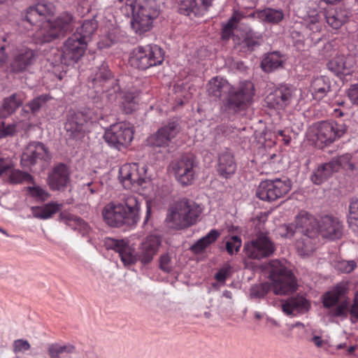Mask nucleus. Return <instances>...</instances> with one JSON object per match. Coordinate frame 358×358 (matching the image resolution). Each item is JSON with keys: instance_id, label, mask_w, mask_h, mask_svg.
<instances>
[{"instance_id": "5", "label": "nucleus", "mask_w": 358, "mask_h": 358, "mask_svg": "<svg viewBox=\"0 0 358 358\" xmlns=\"http://www.w3.org/2000/svg\"><path fill=\"white\" fill-rule=\"evenodd\" d=\"M119 178L127 189L137 187L145 188L150 183V179L147 175L146 166H140L136 163L122 166L119 171Z\"/></svg>"}, {"instance_id": "32", "label": "nucleus", "mask_w": 358, "mask_h": 358, "mask_svg": "<svg viewBox=\"0 0 358 358\" xmlns=\"http://www.w3.org/2000/svg\"><path fill=\"white\" fill-rule=\"evenodd\" d=\"M331 85L328 78L324 76L315 78L310 87V92L315 100L322 99L330 91Z\"/></svg>"}, {"instance_id": "39", "label": "nucleus", "mask_w": 358, "mask_h": 358, "mask_svg": "<svg viewBox=\"0 0 358 358\" xmlns=\"http://www.w3.org/2000/svg\"><path fill=\"white\" fill-rule=\"evenodd\" d=\"M317 237L303 236L297 240L296 248L299 255L302 257L309 256L315 251Z\"/></svg>"}, {"instance_id": "42", "label": "nucleus", "mask_w": 358, "mask_h": 358, "mask_svg": "<svg viewBox=\"0 0 358 358\" xmlns=\"http://www.w3.org/2000/svg\"><path fill=\"white\" fill-rule=\"evenodd\" d=\"M285 15L282 10L266 8L257 13V18L262 22L270 24H278L284 19Z\"/></svg>"}, {"instance_id": "11", "label": "nucleus", "mask_w": 358, "mask_h": 358, "mask_svg": "<svg viewBox=\"0 0 358 358\" xmlns=\"http://www.w3.org/2000/svg\"><path fill=\"white\" fill-rule=\"evenodd\" d=\"M195 166V158L191 154L184 155L171 164L176 179L182 185H190L194 180Z\"/></svg>"}, {"instance_id": "64", "label": "nucleus", "mask_w": 358, "mask_h": 358, "mask_svg": "<svg viewBox=\"0 0 358 358\" xmlns=\"http://www.w3.org/2000/svg\"><path fill=\"white\" fill-rule=\"evenodd\" d=\"M348 95L353 103L358 105V85H352L348 90Z\"/></svg>"}, {"instance_id": "22", "label": "nucleus", "mask_w": 358, "mask_h": 358, "mask_svg": "<svg viewBox=\"0 0 358 358\" xmlns=\"http://www.w3.org/2000/svg\"><path fill=\"white\" fill-rule=\"evenodd\" d=\"M107 249H111L118 252L121 260L125 265L134 264L136 256L133 255L131 249L126 244L124 240H117L108 238L105 241Z\"/></svg>"}, {"instance_id": "20", "label": "nucleus", "mask_w": 358, "mask_h": 358, "mask_svg": "<svg viewBox=\"0 0 358 358\" xmlns=\"http://www.w3.org/2000/svg\"><path fill=\"white\" fill-rule=\"evenodd\" d=\"M70 182V173L63 163L57 164L48 177V185L52 190H64Z\"/></svg>"}, {"instance_id": "23", "label": "nucleus", "mask_w": 358, "mask_h": 358, "mask_svg": "<svg viewBox=\"0 0 358 358\" xmlns=\"http://www.w3.org/2000/svg\"><path fill=\"white\" fill-rule=\"evenodd\" d=\"M120 88L117 85L113 87L111 90H105L103 91L108 92L110 99H116L118 97L122 99V110L125 113H131L136 109V96L134 93L129 92L120 91Z\"/></svg>"}, {"instance_id": "45", "label": "nucleus", "mask_w": 358, "mask_h": 358, "mask_svg": "<svg viewBox=\"0 0 358 358\" xmlns=\"http://www.w3.org/2000/svg\"><path fill=\"white\" fill-rule=\"evenodd\" d=\"M261 41L262 36L260 35H257L252 30H249L243 36L241 43V48L245 52H252L255 47L260 45Z\"/></svg>"}, {"instance_id": "6", "label": "nucleus", "mask_w": 358, "mask_h": 358, "mask_svg": "<svg viewBox=\"0 0 358 358\" xmlns=\"http://www.w3.org/2000/svg\"><path fill=\"white\" fill-rule=\"evenodd\" d=\"M290 189L291 184L288 180H266L259 185L256 196L263 201H275L287 194Z\"/></svg>"}, {"instance_id": "63", "label": "nucleus", "mask_w": 358, "mask_h": 358, "mask_svg": "<svg viewBox=\"0 0 358 358\" xmlns=\"http://www.w3.org/2000/svg\"><path fill=\"white\" fill-rule=\"evenodd\" d=\"M30 348V344L27 341L18 339L13 343V351L19 352L22 351L28 350Z\"/></svg>"}, {"instance_id": "41", "label": "nucleus", "mask_w": 358, "mask_h": 358, "mask_svg": "<svg viewBox=\"0 0 358 358\" xmlns=\"http://www.w3.org/2000/svg\"><path fill=\"white\" fill-rule=\"evenodd\" d=\"M220 233L216 229H212L206 236L198 240L190 247V250L194 254L202 253L206 248L214 243L220 236Z\"/></svg>"}, {"instance_id": "31", "label": "nucleus", "mask_w": 358, "mask_h": 358, "mask_svg": "<svg viewBox=\"0 0 358 358\" xmlns=\"http://www.w3.org/2000/svg\"><path fill=\"white\" fill-rule=\"evenodd\" d=\"M50 19L46 20L39 25L40 28L36 33V38L41 43H50L57 38L63 37Z\"/></svg>"}, {"instance_id": "13", "label": "nucleus", "mask_w": 358, "mask_h": 358, "mask_svg": "<svg viewBox=\"0 0 358 358\" xmlns=\"http://www.w3.org/2000/svg\"><path fill=\"white\" fill-rule=\"evenodd\" d=\"M180 127L177 120H171L162 126L157 131L149 138V142L152 146H169L172 139L179 132Z\"/></svg>"}, {"instance_id": "15", "label": "nucleus", "mask_w": 358, "mask_h": 358, "mask_svg": "<svg viewBox=\"0 0 358 358\" xmlns=\"http://www.w3.org/2000/svg\"><path fill=\"white\" fill-rule=\"evenodd\" d=\"M55 13V8L51 3H38L30 6L26 11L24 19L32 25H41Z\"/></svg>"}, {"instance_id": "34", "label": "nucleus", "mask_w": 358, "mask_h": 358, "mask_svg": "<svg viewBox=\"0 0 358 358\" xmlns=\"http://www.w3.org/2000/svg\"><path fill=\"white\" fill-rule=\"evenodd\" d=\"M336 172L334 164L331 162L322 164L313 171L310 180L315 185H321Z\"/></svg>"}, {"instance_id": "55", "label": "nucleus", "mask_w": 358, "mask_h": 358, "mask_svg": "<svg viewBox=\"0 0 358 358\" xmlns=\"http://www.w3.org/2000/svg\"><path fill=\"white\" fill-rule=\"evenodd\" d=\"M29 194L37 199L45 201L48 199L50 194L44 189L39 186L28 187Z\"/></svg>"}, {"instance_id": "16", "label": "nucleus", "mask_w": 358, "mask_h": 358, "mask_svg": "<svg viewBox=\"0 0 358 358\" xmlns=\"http://www.w3.org/2000/svg\"><path fill=\"white\" fill-rule=\"evenodd\" d=\"M294 89L285 85L276 88L266 97L268 106L274 109H284L288 106L294 96Z\"/></svg>"}, {"instance_id": "58", "label": "nucleus", "mask_w": 358, "mask_h": 358, "mask_svg": "<svg viewBox=\"0 0 358 358\" xmlns=\"http://www.w3.org/2000/svg\"><path fill=\"white\" fill-rule=\"evenodd\" d=\"M351 158L352 157L350 155L345 154L338 157L333 158L330 162L332 164H334L335 170L338 172L341 167H346L348 164L350 162Z\"/></svg>"}, {"instance_id": "18", "label": "nucleus", "mask_w": 358, "mask_h": 358, "mask_svg": "<svg viewBox=\"0 0 358 358\" xmlns=\"http://www.w3.org/2000/svg\"><path fill=\"white\" fill-rule=\"evenodd\" d=\"M296 230L303 236L317 237L319 220L305 211L300 212L296 217Z\"/></svg>"}, {"instance_id": "56", "label": "nucleus", "mask_w": 358, "mask_h": 358, "mask_svg": "<svg viewBox=\"0 0 358 358\" xmlns=\"http://www.w3.org/2000/svg\"><path fill=\"white\" fill-rule=\"evenodd\" d=\"M336 269L343 273H350L356 267L354 261L339 260L335 263Z\"/></svg>"}, {"instance_id": "1", "label": "nucleus", "mask_w": 358, "mask_h": 358, "mask_svg": "<svg viewBox=\"0 0 358 358\" xmlns=\"http://www.w3.org/2000/svg\"><path fill=\"white\" fill-rule=\"evenodd\" d=\"M201 212L202 208L195 201L182 199L169 210L166 221L175 229L188 228L196 224Z\"/></svg>"}, {"instance_id": "50", "label": "nucleus", "mask_w": 358, "mask_h": 358, "mask_svg": "<svg viewBox=\"0 0 358 358\" xmlns=\"http://www.w3.org/2000/svg\"><path fill=\"white\" fill-rule=\"evenodd\" d=\"M244 17L243 15L239 12H235L229 18L228 22L224 25L222 29V38L228 39L233 34V30L236 28L237 24Z\"/></svg>"}, {"instance_id": "49", "label": "nucleus", "mask_w": 358, "mask_h": 358, "mask_svg": "<svg viewBox=\"0 0 358 358\" xmlns=\"http://www.w3.org/2000/svg\"><path fill=\"white\" fill-rule=\"evenodd\" d=\"M244 17L243 15L239 12H235L229 18L228 22L224 25L222 29V38L228 39L233 34V30L236 28L237 24Z\"/></svg>"}, {"instance_id": "24", "label": "nucleus", "mask_w": 358, "mask_h": 358, "mask_svg": "<svg viewBox=\"0 0 358 358\" xmlns=\"http://www.w3.org/2000/svg\"><path fill=\"white\" fill-rule=\"evenodd\" d=\"M355 64L352 57H346L343 55L333 57L328 63L327 68L336 75H349Z\"/></svg>"}, {"instance_id": "27", "label": "nucleus", "mask_w": 358, "mask_h": 358, "mask_svg": "<svg viewBox=\"0 0 358 358\" xmlns=\"http://www.w3.org/2000/svg\"><path fill=\"white\" fill-rule=\"evenodd\" d=\"M310 303L303 296L297 295L289 298L282 305V311L287 315H296L299 313H306L310 308Z\"/></svg>"}, {"instance_id": "14", "label": "nucleus", "mask_w": 358, "mask_h": 358, "mask_svg": "<svg viewBox=\"0 0 358 358\" xmlns=\"http://www.w3.org/2000/svg\"><path fill=\"white\" fill-rule=\"evenodd\" d=\"M319 234L324 238L339 239L343 234V226L338 218L332 215H324L319 220Z\"/></svg>"}, {"instance_id": "40", "label": "nucleus", "mask_w": 358, "mask_h": 358, "mask_svg": "<svg viewBox=\"0 0 358 358\" xmlns=\"http://www.w3.org/2000/svg\"><path fill=\"white\" fill-rule=\"evenodd\" d=\"M284 64V59L279 52H273L268 53L261 62V66L264 71L271 72L280 67Z\"/></svg>"}, {"instance_id": "12", "label": "nucleus", "mask_w": 358, "mask_h": 358, "mask_svg": "<svg viewBox=\"0 0 358 358\" xmlns=\"http://www.w3.org/2000/svg\"><path fill=\"white\" fill-rule=\"evenodd\" d=\"M51 156L48 148L42 143H30L22 155L21 162L24 166H31L40 162L50 160Z\"/></svg>"}, {"instance_id": "44", "label": "nucleus", "mask_w": 358, "mask_h": 358, "mask_svg": "<svg viewBox=\"0 0 358 358\" xmlns=\"http://www.w3.org/2000/svg\"><path fill=\"white\" fill-rule=\"evenodd\" d=\"M61 206V204L57 203H48L43 206L34 207L32 208L33 215L39 219H48L57 213Z\"/></svg>"}, {"instance_id": "48", "label": "nucleus", "mask_w": 358, "mask_h": 358, "mask_svg": "<svg viewBox=\"0 0 358 358\" xmlns=\"http://www.w3.org/2000/svg\"><path fill=\"white\" fill-rule=\"evenodd\" d=\"M50 99H51V96L50 95L41 94L27 103L23 110H25V108H28L29 111L32 114L35 115L45 106L46 103Z\"/></svg>"}, {"instance_id": "21", "label": "nucleus", "mask_w": 358, "mask_h": 358, "mask_svg": "<svg viewBox=\"0 0 358 358\" xmlns=\"http://www.w3.org/2000/svg\"><path fill=\"white\" fill-rule=\"evenodd\" d=\"M213 0H181L178 7L180 14L189 16L203 15L212 6Z\"/></svg>"}, {"instance_id": "29", "label": "nucleus", "mask_w": 358, "mask_h": 358, "mask_svg": "<svg viewBox=\"0 0 358 358\" xmlns=\"http://www.w3.org/2000/svg\"><path fill=\"white\" fill-rule=\"evenodd\" d=\"M59 218L61 220L64 221L72 229L80 233L83 236L88 235L91 231V227L89 224L83 219L76 215L67 213H61L59 214Z\"/></svg>"}, {"instance_id": "19", "label": "nucleus", "mask_w": 358, "mask_h": 358, "mask_svg": "<svg viewBox=\"0 0 358 358\" xmlns=\"http://www.w3.org/2000/svg\"><path fill=\"white\" fill-rule=\"evenodd\" d=\"M161 245V238L157 235H150L141 244L136 255L138 259L143 264L150 263L157 254Z\"/></svg>"}, {"instance_id": "35", "label": "nucleus", "mask_w": 358, "mask_h": 358, "mask_svg": "<svg viewBox=\"0 0 358 358\" xmlns=\"http://www.w3.org/2000/svg\"><path fill=\"white\" fill-rule=\"evenodd\" d=\"M133 11L154 20L159 15V9L154 0H138L134 6Z\"/></svg>"}, {"instance_id": "10", "label": "nucleus", "mask_w": 358, "mask_h": 358, "mask_svg": "<svg viewBox=\"0 0 358 358\" xmlns=\"http://www.w3.org/2000/svg\"><path fill=\"white\" fill-rule=\"evenodd\" d=\"M317 129V143L321 145V148L329 145L336 139L344 135L348 127L343 122H319L316 127Z\"/></svg>"}, {"instance_id": "28", "label": "nucleus", "mask_w": 358, "mask_h": 358, "mask_svg": "<svg viewBox=\"0 0 358 358\" xmlns=\"http://www.w3.org/2000/svg\"><path fill=\"white\" fill-rule=\"evenodd\" d=\"M36 59L35 52L30 49L21 50L14 57L10 67L14 72H21L31 65Z\"/></svg>"}, {"instance_id": "17", "label": "nucleus", "mask_w": 358, "mask_h": 358, "mask_svg": "<svg viewBox=\"0 0 358 358\" xmlns=\"http://www.w3.org/2000/svg\"><path fill=\"white\" fill-rule=\"evenodd\" d=\"M102 217L105 222L112 227H120L124 225L130 226L125 209L122 206L109 203L102 210Z\"/></svg>"}, {"instance_id": "26", "label": "nucleus", "mask_w": 358, "mask_h": 358, "mask_svg": "<svg viewBox=\"0 0 358 358\" xmlns=\"http://www.w3.org/2000/svg\"><path fill=\"white\" fill-rule=\"evenodd\" d=\"M236 170V163L232 153L228 151L222 152L218 158L217 171L219 176L227 179L235 173Z\"/></svg>"}, {"instance_id": "43", "label": "nucleus", "mask_w": 358, "mask_h": 358, "mask_svg": "<svg viewBox=\"0 0 358 358\" xmlns=\"http://www.w3.org/2000/svg\"><path fill=\"white\" fill-rule=\"evenodd\" d=\"M98 27L97 21L94 19L85 20L82 24L77 27L73 34H78V38L85 41L88 43L92 35L94 33Z\"/></svg>"}, {"instance_id": "25", "label": "nucleus", "mask_w": 358, "mask_h": 358, "mask_svg": "<svg viewBox=\"0 0 358 358\" xmlns=\"http://www.w3.org/2000/svg\"><path fill=\"white\" fill-rule=\"evenodd\" d=\"M125 209L129 225H136L139 220V203L136 196L133 194L124 195L121 203L117 204Z\"/></svg>"}, {"instance_id": "2", "label": "nucleus", "mask_w": 358, "mask_h": 358, "mask_svg": "<svg viewBox=\"0 0 358 358\" xmlns=\"http://www.w3.org/2000/svg\"><path fill=\"white\" fill-rule=\"evenodd\" d=\"M267 270L275 294H289L296 291L297 284L293 273L288 270L280 261L271 260L268 263Z\"/></svg>"}, {"instance_id": "30", "label": "nucleus", "mask_w": 358, "mask_h": 358, "mask_svg": "<svg viewBox=\"0 0 358 358\" xmlns=\"http://www.w3.org/2000/svg\"><path fill=\"white\" fill-rule=\"evenodd\" d=\"M231 87L227 80L217 76L208 83L207 92L210 96L220 99L222 95L229 94Z\"/></svg>"}, {"instance_id": "54", "label": "nucleus", "mask_w": 358, "mask_h": 358, "mask_svg": "<svg viewBox=\"0 0 358 358\" xmlns=\"http://www.w3.org/2000/svg\"><path fill=\"white\" fill-rule=\"evenodd\" d=\"M241 246V240L238 236H233L226 242V250L229 255L238 252Z\"/></svg>"}, {"instance_id": "7", "label": "nucleus", "mask_w": 358, "mask_h": 358, "mask_svg": "<svg viewBox=\"0 0 358 358\" xmlns=\"http://www.w3.org/2000/svg\"><path fill=\"white\" fill-rule=\"evenodd\" d=\"M78 34H73L64 43L62 52L56 50L59 59L62 64L71 65L76 63L84 55L87 47V42L77 37Z\"/></svg>"}, {"instance_id": "57", "label": "nucleus", "mask_w": 358, "mask_h": 358, "mask_svg": "<svg viewBox=\"0 0 358 358\" xmlns=\"http://www.w3.org/2000/svg\"><path fill=\"white\" fill-rule=\"evenodd\" d=\"M321 28L322 24L317 16L310 17L309 20L306 21V29L308 31H310V34L318 33L320 31Z\"/></svg>"}, {"instance_id": "37", "label": "nucleus", "mask_w": 358, "mask_h": 358, "mask_svg": "<svg viewBox=\"0 0 358 358\" xmlns=\"http://www.w3.org/2000/svg\"><path fill=\"white\" fill-rule=\"evenodd\" d=\"M348 287L344 283L338 284L332 290L323 296V305L327 308L334 306L340 299L345 296Z\"/></svg>"}, {"instance_id": "53", "label": "nucleus", "mask_w": 358, "mask_h": 358, "mask_svg": "<svg viewBox=\"0 0 358 358\" xmlns=\"http://www.w3.org/2000/svg\"><path fill=\"white\" fill-rule=\"evenodd\" d=\"M348 223L351 227L358 228V199L350 202Z\"/></svg>"}, {"instance_id": "61", "label": "nucleus", "mask_w": 358, "mask_h": 358, "mask_svg": "<svg viewBox=\"0 0 358 358\" xmlns=\"http://www.w3.org/2000/svg\"><path fill=\"white\" fill-rule=\"evenodd\" d=\"M231 275V266L225 265L220 268L215 274V278L219 282L224 281Z\"/></svg>"}, {"instance_id": "47", "label": "nucleus", "mask_w": 358, "mask_h": 358, "mask_svg": "<svg viewBox=\"0 0 358 358\" xmlns=\"http://www.w3.org/2000/svg\"><path fill=\"white\" fill-rule=\"evenodd\" d=\"M326 22L332 28H340L346 21L345 15L341 10H328L325 15Z\"/></svg>"}, {"instance_id": "51", "label": "nucleus", "mask_w": 358, "mask_h": 358, "mask_svg": "<svg viewBox=\"0 0 358 358\" xmlns=\"http://www.w3.org/2000/svg\"><path fill=\"white\" fill-rule=\"evenodd\" d=\"M113 80L111 79V73L107 70L106 66L103 65L99 71L95 74L93 82L95 85L105 87L106 83H113Z\"/></svg>"}, {"instance_id": "9", "label": "nucleus", "mask_w": 358, "mask_h": 358, "mask_svg": "<svg viewBox=\"0 0 358 358\" xmlns=\"http://www.w3.org/2000/svg\"><path fill=\"white\" fill-rule=\"evenodd\" d=\"M133 138L134 129L129 123L125 122L112 124L104 134L105 141L118 150L129 145Z\"/></svg>"}, {"instance_id": "38", "label": "nucleus", "mask_w": 358, "mask_h": 358, "mask_svg": "<svg viewBox=\"0 0 358 358\" xmlns=\"http://www.w3.org/2000/svg\"><path fill=\"white\" fill-rule=\"evenodd\" d=\"M62 36L73 29L75 18L69 12L62 13L55 20L52 21Z\"/></svg>"}, {"instance_id": "59", "label": "nucleus", "mask_w": 358, "mask_h": 358, "mask_svg": "<svg viewBox=\"0 0 358 358\" xmlns=\"http://www.w3.org/2000/svg\"><path fill=\"white\" fill-rule=\"evenodd\" d=\"M159 268L167 273L171 271V257L169 253H164L160 256Z\"/></svg>"}, {"instance_id": "36", "label": "nucleus", "mask_w": 358, "mask_h": 358, "mask_svg": "<svg viewBox=\"0 0 358 358\" xmlns=\"http://www.w3.org/2000/svg\"><path fill=\"white\" fill-rule=\"evenodd\" d=\"M154 19L133 11L131 28L138 34H143L152 28Z\"/></svg>"}, {"instance_id": "4", "label": "nucleus", "mask_w": 358, "mask_h": 358, "mask_svg": "<svg viewBox=\"0 0 358 358\" xmlns=\"http://www.w3.org/2000/svg\"><path fill=\"white\" fill-rule=\"evenodd\" d=\"M164 61V52L157 45L138 46L133 50L129 59L130 64L136 69L146 70L161 64Z\"/></svg>"}, {"instance_id": "46", "label": "nucleus", "mask_w": 358, "mask_h": 358, "mask_svg": "<svg viewBox=\"0 0 358 358\" xmlns=\"http://www.w3.org/2000/svg\"><path fill=\"white\" fill-rule=\"evenodd\" d=\"M6 181L11 185L21 184L24 182L34 183V178L28 173L19 169H12L8 173Z\"/></svg>"}, {"instance_id": "8", "label": "nucleus", "mask_w": 358, "mask_h": 358, "mask_svg": "<svg viewBox=\"0 0 358 358\" xmlns=\"http://www.w3.org/2000/svg\"><path fill=\"white\" fill-rule=\"evenodd\" d=\"M275 250V246L264 233H259L256 238L245 243L243 251L252 259H261L270 257Z\"/></svg>"}, {"instance_id": "62", "label": "nucleus", "mask_w": 358, "mask_h": 358, "mask_svg": "<svg viewBox=\"0 0 358 358\" xmlns=\"http://www.w3.org/2000/svg\"><path fill=\"white\" fill-rule=\"evenodd\" d=\"M280 229L282 230V236H285L286 238H292L295 234H299V231H296V224L282 225L280 227Z\"/></svg>"}, {"instance_id": "60", "label": "nucleus", "mask_w": 358, "mask_h": 358, "mask_svg": "<svg viewBox=\"0 0 358 358\" xmlns=\"http://www.w3.org/2000/svg\"><path fill=\"white\" fill-rule=\"evenodd\" d=\"M348 311V303L343 302L339 306L330 310L329 313L335 317H346Z\"/></svg>"}, {"instance_id": "33", "label": "nucleus", "mask_w": 358, "mask_h": 358, "mask_svg": "<svg viewBox=\"0 0 358 358\" xmlns=\"http://www.w3.org/2000/svg\"><path fill=\"white\" fill-rule=\"evenodd\" d=\"M22 103V95L20 93H14L4 98L2 108H0V118L6 117L14 113Z\"/></svg>"}, {"instance_id": "52", "label": "nucleus", "mask_w": 358, "mask_h": 358, "mask_svg": "<svg viewBox=\"0 0 358 358\" xmlns=\"http://www.w3.org/2000/svg\"><path fill=\"white\" fill-rule=\"evenodd\" d=\"M271 285L268 282L252 285L250 289V296L252 299L263 298L271 289Z\"/></svg>"}, {"instance_id": "3", "label": "nucleus", "mask_w": 358, "mask_h": 358, "mask_svg": "<svg viewBox=\"0 0 358 358\" xmlns=\"http://www.w3.org/2000/svg\"><path fill=\"white\" fill-rule=\"evenodd\" d=\"M254 94V85L250 81L242 82L236 88L231 87L224 102L225 110L234 113L245 110L250 105Z\"/></svg>"}]
</instances>
